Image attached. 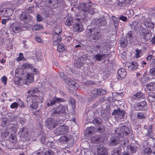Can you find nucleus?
Masks as SVG:
<instances>
[{"label":"nucleus","mask_w":155,"mask_h":155,"mask_svg":"<svg viewBox=\"0 0 155 155\" xmlns=\"http://www.w3.org/2000/svg\"><path fill=\"white\" fill-rule=\"evenodd\" d=\"M78 8L81 10L80 12L78 13V18L74 19L71 16V14H68L66 16V21L65 25L68 26L71 25L74 23L75 20H78L79 21L83 20L86 17V12L91 14H93L95 11V9L91 8V5L88 3L84 2L81 3L78 6Z\"/></svg>","instance_id":"nucleus-1"},{"label":"nucleus","mask_w":155,"mask_h":155,"mask_svg":"<svg viewBox=\"0 0 155 155\" xmlns=\"http://www.w3.org/2000/svg\"><path fill=\"white\" fill-rule=\"evenodd\" d=\"M34 74L32 73H28L27 77L26 79L24 80L21 78L16 76L14 79V82L15 84L18 85H22L24 84L27 85H29L30 83L34 81Z\"/></svg>","instance_id":"nucleus-2"},{"label":"nucleus","mask_w":155,"mask_h":155,"mask_svg":"<svg viewBox=\"0 0 155 155\" xmlns=\"http://www.w3.org/2000/svg\"><path fill=\"white\" fill-rule=\"evenodd\" d=\"M88 30L89 38L91 40L93 41V42H96L102 38V34L97 28H92L89 29Z\"/></svg>","instance_id":"nucleus-3"},{"label":"nucleus","mask_w":155,"mask_h":155,"mask_svg":"<svg viewBox=\"0 0 155 155\" xmlns=\"http://www.w3.org/2000/svg\"><path fill=\"white\" fill-rule=\"evenodd\" d=\"M130 132L129 128L123 125L120 127L116 128L114 131V134L118 137H124V136H128Z\"/></svg>","instance_id":"nucleus-4"},{"label":"nucleus","mask_w":155,"mask_h":155,"mask_svg":"<svg viewBox=\"0 0 155 155\" xmlns=\"http://www.w3.org/2000/svg\"><path fill=\"white\" fill-rule=\"evenodd\" d=\"M66 114L65 107L61 105H59L58 107L51 110V115L53 117H58L65 115Z\"/></svg>","instance_id":"nucleus-5"},{"label":"nucleus","mask_w":155,"mask_h":155,"mask_svg":"<svg viewBox=\"0 0 155 155\" xmlns=\"http://www.w3.org/2000/svg\"><path fill=\"white\" fill-rule=\"evenodd\" d=\"M91 92L92 95L88 97V100L90 101L94 100L98 95H104L107 93L106 90L101 88H95L91 90Z\"/></svg>","instance_id":"nucleus-6"},{"label":"nucleus","mask_w":155,"mask_h":155,"mask_svg":"<svg viewBox=\"0 0 155 155\" xmlns=\"http://www.w3.org/2000/svg\"><path fill=\"white\" fill-rule=\"evenodd\" d=\"M47 101V105L49 107L52 106L56 103H59L61 102H65L66 101L63 98H58L54 96L52 98L50 97Z\"/></svg>","instance_id":"nucleus-7"},{"label":"nucleus","mask_w":155,"mask_h":155,"mask_svg":"<svg viewBox=\"0 0 155 155\" xmlns=\"http://www.w3.org/2000/svg\"><path fill=\"white\" fill-rule=\"evenodd\" d=\"M59 141L61 143L65 142L71 144L74 143V139L72 135L68 134L66 136H61L59 139Z\"/></svg>","instance_id":"nucleus-8"},{"label":"nucleus","mask_w":155,"mask_h":155,"mask_svg":"<svg viewBox=\"0 0 155 155\" xmlns=\"http://www.w3.org/2000/svg\"><path fill=\"white\" fill-rule=\"evenodd\" d=\"M68 127L64 125H60L55 130V134L60 135L67 133L68 131Z\"/></svg>","instance_id":"nucleus-9"},{"label":"nucleus","mask_w":155,"mask_h":155,"mask_svg":"<svg viewBox=\"0 0 155 155\" xmlns=\"http://www.w3.org/2000/svg\"><path fill=\"white\" fill-rule=\"evenodd\" d=\"M45 125L49 129H53L58 125V124L55 120L52 118H50L46 120Z\"/></svg>","instance_id":"nucleus-10"},{"label":"nucleus","mask_w":155,"mask_h":155,"mask_svg":"<svg viewBox=\"0 0 155 155\" xmlns=\"http://www.w3.org/2000/svg\"><path fill=\"white\" fill-rule=\"evenodd\" d=\"M125 114L124 110H123L120 108L117 109H115L112 113V115H115V117L120 119L123 118Z\"/></svg>","instance_id":"nucleus-11"},{"label":"nucleus","mask_w":155,"mask_h":155,"mask_svg":"<svg viewBox=\"0 0 155 155\" xmlns=\"http://www.w3.org/2000/svg\"><path fill=\"white\" fill-rule=\"evenodd\" d=\"M20 19L21 21L26 23L30 21L32 19V17L30 16L28 12H24L21 14Z\"/></svg>","instance_id":"nucleus-12"},{"label":"nucleus","mask_w":155,"mask_h":155,"mask_svg":"<svg viewBox=\"0 0 155 155\" xmlns=\"http://www.w3.org/2000/svg\"><path fill=\"white\" fill-rule=\"evenodd\" d=\"M95 25L100 28H102L106 26L107 22L104 18L100 19H95L94 20Z\"/></svg>","instance_id":"nucleus-13"},{"label":"nucleus","mask_w":155,"mask_h":155,"mask_svg":"<svg viewBox=\"0 0 155 155\" xmlns=\"http://www.w3.org/2000/svg\"><path fill=\"white\" fill-rule=\"evenodd\" d=\"M136 109L138 110H147V104L146 102L143 101L142 102L138 103L135 107Z\"/></svg>","instance_id":"nucleus-14"},{"label":"nucleus","mask_w":155,"mask_h":155,"mask_svg":"<svg viewBox=\"0 0 155 155\" xmlns=\"http://www.w3.org/2000/svg\"><path fill=\"white\" fill-rule=\"evenodd\" d=\"M117 79L121 80L125 77L127 73L124 69L121 68L117 71Z\"/></svg>","instance_id":"nucleus-15"},{"label":"nucleus","mask_w":155,"mask_h":155,"mask_svg":"<svg viewBox=\"0 0 155 155\" xmlns=\"http://www.w3.org/2000/svg\"><path fill=\"white\" fill-rule=\"evenodd\" d=\"M142 24L144 25L150 32H151V31H153L154 27V23L151 22L149 21H146L143 22Z\"/></svg>","instance_id":"nucleus-16"},{"label":"nucleus","mask_w":155,"mask_h":155,"mask_svg":"<svg viewBox=\"0 0 155 155\" xmlns=\"http://www.w3.org/2000/svg\"><path fill=\"white\" fill-rule=\"evenodd\" d=\"M91 140L92 142L94 143H101L103 141V138L100 135H94L91 137Z\"/></svg>","instance_id":"nucleus-17"},{"label":"nucleus","mask_w":155,"mask_h":155,"mask_svg":"<svg viewBox=\"0 0 155 155\" xmlns=\"http://www.w3.org/2000/svg\"><path fill=\"white\" fill-rule=\"evenodd\" d=\"M73 28L76 32H81L84 30L82 24L80 22L75 23L73 25Z\"/></svg>","instance_id":"nucleus-18"},{"label":"nucleus","mask_w":155,"mask_h":155,"mask_svg":"<svg viewBox=\"0 0 155 155\" xmlns=\"http://www.w3.org/2000/svg\"><path fill=\"white\" fill-rule=\"evenodd\" d=\"M97 149L98 155H108V149L106 147L98 146Z\"/></svg>","instance_id":"nucleus-19"},{"label":"nucleus","mask_w":155,"mask_h":155,"mask_svg":"<svg viewBox=\"0 0 155 155\" xmlns=\"http://www.w3.org/2000/svg\"><path fill=\"white\" fill-rule=\"evenodd\" d=\"M19 132L21 134V136L23 138H25L28 137V136L29 130L26 127H23L20 128Z\"/></svg>","instance_id":"nucleus-20"},{"label":"nucleus","mask_w":155,"mask_h":155,"mask_svg":"<svg viewBox=\"0 0 155 155\" xmlns=\"http://www.w3.org/2000/svg\"><path fill=\"white\" fill-rule=\"evenodd\" d=\"M126 66L128 68L129 70H135L137 69L138 66L137 63L135 61H132L126 64Z\"/></svg>","instance_id":"nucleus-21"},{"label":"nucleus","mask_w":155,"mask_h":155,"mask_svg":"<svg viewBox=\"0 0 155 155\" xmlns=\"http://www.w3.org/2000/svg\"><path fill=\"white\" fill-rule=\"evenodd\" d=\"M66 83L71 87L74 89H77L79 87L78 84L75 83L74 81L70 79H68L66 81Z\"/></svg>","instance_id":"nucleus-22"},{"label":"nucleus","mask_w":155,"mask_h":155,"mask_svg":"<svg viewBox=\"0 0 155 155\" xmlns=\"http://www.w3.org/2000/svg\"><path fill=\"white\" fill-rule=\"evenodd\" d=\"M120 142V140L117 137H113L109 141V144L110 146L117 145Z\"/></svg>","instance_id":"nucleus-23"},{"label":"nucleus","mask_w":155,"mask_h":155,"mask_svg":"<svg viewBox=\"0 0 155 155\" xmlns=\"http://www.w3.org/2000/svg\"><path fill=\"white\" fill-rule=\"evenodd\" d=\"M56 152H58L57 150L51 149L44 153L41 152V153H40V152H39L37 153V154H41V155H54Z\"/></svg>","instance_id":"nucleus-24"},{"label":"nucleus","mask_w":155,"mask_h":155,"mask_svg":"<svg viewBox=\"0 0 155 155\" xmlns=\"http://www.w3.org/2000/svg\"><path fill=\"white\" fill-rule=\"evenodd\" d=\"M53 45H56L60 42L61 40V35H54L53 36Z\"/></svg>","instance_id":"nucleus-25"},{"label":"nucleus","mask_w":155,"mask_h":155,"mask_svg":"<svg viewBox=\"0 0 155 155\" xmlns=\"http://www.w3.org/2000/svg\"><path fill=\"white\" fill-rule=\"evenodd\" d=\"M131 28L134 30L135 31H138L139 28L142 27L141 25L138 24V21L136 20L133 22L131 25Z\"/></svg>","instance_id":"nucleus-26"},{"label":"nucleus","mask_w":155,"mask_h":155,"mask_svg":"<svg viewBox=\"0 0 155 155\" xmlns=\"http://www.w3.org/2000/svg\"><path fill=\"white\" fill-rule=\"evenodd\" d=\"M48 139H51V141H49V140H47L46 143V145L47 147H50L53 149H55V146H54V143L53 142V138L52 137H49Z\"/></svg>","instance_id":"nucleus-27"},{"label":"nucleus","mask_w":155,"mask_h":155,"mask_svg":"<svg viewBox=\"0 0 155 155\" xmlns=\"http://www.w3.org/2000/svg\"><path fill=\"white\" fill-rule=\"evenodd\" d=\"M146 88L149 91L155 90V82H151L147 83L146 85Z\"/></svg>","instance_id":"nucleus-28"},{"label":"nucleus","mask_w":155,"mask_h":155,"mask_svg":"<svg viewBox=\"0 0 155 155\" xmlns=\"http://www.w3.org/2000/svg\"><path fill=\"white\" fill-rule=\"evenodd\" d=\"M151 32H143L141 34L143 39L146 41L149 40L152 37Z\"/></svg>","instance_id":"nucleus-29"},{"label":"nucleus","mask_w":155,"mask_h":155,"mask_svg":"<svg viewBox=\"0 0 155 155\" xmlns=\"http://www.w3.org/2000/svg\"><path fill=\"white\" fill-rule=\"evenodd\" d=\"M95 128L94 127L92 126L88 127L84 130V134H86L92 135L95 131Z\"/></svg>","instance_id":"nucleus-30"},{"label":"nucleus","mask_w":155,"mask_h":155,"mask_svg":"<svg viewBox=\"0 0 155 155\" xmlns=\"http://www.w3.org/2000/svg\"><path fill=\"white\" fill-rule=\"evenodd\" d=\"M147 112L146 111L140 112L137 114V117L139 119H144L147 115Z\"/></svg>","instance_id":"nucleus-31"},{"label":"nucleus","mask_w":155,"mask_h":155,"mask_svg":"<svg viewBox=\"0 0 155 155\" xmlns=\"http://www.w3.org/2000/svg\"><path fill=\"white\" fill-rule=\"evenodd\" d=\"M148 100L151 102H155V92H151L149 93L147 96Z\"/></svg>","instance_id":"nucleus-32"},{"label":"nucleus","mask_w":155,"mask_h":155,"mask_svg":"<svg viewBox=\"0 0 155 155\" xmlns=\"http://www.w3.org/2000/svg\"><path fill=\"white\" fill-rule=\"evenodd\" d=\"M133 98L136 100H140L144 98V95L141 92H137L134 94L132 97Z\"/></svg>","instance_id":"nucleus-33"},{"label":"nucleus","mask_w":155,"mask_h":155,"mask_svg":"<svg viewBox=\"0 0 155 155\" xmlns=\"http://www.w3.org/2000/svg\"><path fill=\"white\" fill-rule=\"evenodd\" d=\"M12 30L14 33H17L21 30V26L18 24H14L12 28Z\"/></svg>","instance_id":"nucleus-34"},{"label":"nucleus","mask_w":155,"mask_h":155,"mask_svg":"<svg viewBox=\"0 0 155 155\" xmlns=\"http://www.w3.org/2000/svg\"><path fill=\"white\" fill-rule=\"evenodd\" d=\"M136 147L135 146H132L130 145L127 147V149L129 153H134L136 152Z\"/></svg>","instance_id":"nucleus-35"},{"label":"nucleus","mask_w":155,"mask_h":155,"mask_svg":"<svg viewBox=\"0 0 155 155\" xmlns=\"http://www.w3.org/2000/svg\"><path fill=\"white\" fill-rule=\"evenodd\" d=\"M92 122L95 126L98 125L102 123V121L100 118L95 117L93 120Z\"/></svg>","instance_id":"nucleus-36"},{"label":"nucleus","mask_w":155,"mask_h":155,"mask_svg":"<svg viewBox=\"0 0 155 155\" xmlns=\"http://www.w3.org/2000/svg\"><path fill=\"white\" fill-rule=\"evenodd\" d=\"M106 57V55L104 54H97L94 56L95 58L98 61H100L102 59L105 58Z\"/></svg>","instance_id":"nucleus-37"},{"label":"nucleus","mask_w":155,"mask_h":155,"mask_svg":"<svg viewBox=\"0 0 155 155\" xmlns=\"http://www.w3.org/2000/svg\"><path fill=\"white\" fill-rule=\"evenodd\" d=\"M106 43H104L103 41L101 40V45H97L95 46V50L97 51H100V52L101 51V47H104L106 45Z\"/></svg>","instance_id":"nucleus-38"},{"label":"nucleus","mask_w":155,"mask_h":155,"mask_svg":"<svg viewBox=\"0 0 155 155\" xmlns=\"http://www.w3.org/2000/svg\"><path fill=\"white\" fill-rule=\"evenodd\" d=\"M121 153L120 148H114L111 152L112 155H120Z\"/></svg>","instance_id":"nucleus-39"},{"label":"nucleus","mask_w":155,"mask_h":155,"mask_svg":"<svg viewBox=\"0 0 155 155\" xmlns=\"http://www.w3.org/2000/svg\"><path fill=\"white\" fill-rule=\"evenodd\" d=\"M31 102L32 104H30V107L33 109H36L38 106V104L37 101H35L34 99H32Z\"/></svg>","instance_id":"nucleus-40"},{"label":"nucleus","mask_w":155,"mask_h":155,"mask_svg":"<svg viewBox=\"0 0 155 155\" xmlns=\"http://www.w3.org/2000/svg\"><path fill=\"white\" fill-rule=\"evenodd\" d=\"M127 39L124 38H121L120 40L121 47H124L126 46L128 44Z\"/></svg>","instance_id":"nucleus-41"},{"label":"nucleus","mask_w":155,"mask_h":155,"mask_svg":"<svg viewBox=\"0 0 155 155\" xmlns=\"http://www.w3.org/2000/svg\"><path fill=\"white\" fill-rule=\"evenodd\" d=\"M39 91V89L38 87H35L31 88L30 90L28 91L27 93L31 95L33 94H35L37 93Z\"/></svg>","instance_id":"nucleus-42"},{"label":"nucleus","mask_w":155,"mask_h":155,"mask_svg":"<svg viewBox=\"0 0 155 155\" xmlns=\"http://www.w3.org/2000/svg\"><path fill=\"white\" fill-rule=\"evenodd\" d=\"M32 66L31 64L26 63L23 64L22 66V67L23 68L31 69L34 72L36 69L35 68H32Z\"/></svg>","instance_id":"nucleus-43"},{"label":"nucleus","mask_w":155,"mask_h":155,"mask_svg":"<svg viewBox=\"0 0 155 155\" xmlns=\"http://www.w3.org/2000/svg\"><path fill=\"white\" fill-rule=\"evenodd\" d=\"M126 39L127 40H129L130 41H131L133 40L134 38V36H133L132 32L130 31H129L126 34Z\"/></svg>","instance_id":"nucleus-44"},{"label":"nucleus","mask_w":155,"mask_h":155,"mask_svg":"<svg viewBox=\"0 0 155 155\" xmlns=\"http://www.w3.org/2000/svg\"><path fill=\"white\" fill-rule=\"evenodd\" d=\"M151 152L150 149L149 148H146L143 151L142 154L143 155H150Z\"/></svg>","instance_id":"nucleus-45"},{"label":"nucleus","mask_w":155,"mask_h":155,"mask_svg":"<svg viewBox=\"0 0 155 155\" xmlns=\"http://www.w3.org/2000/svg\"><path fill=\"white\" fill-rule=\"evenodd\" d=\"M6 8V14H5V15H7V17L11 16L13 12V9L11 8Z\"/></svg>","instance_id":"nucleus-46"},{"label":"nucleus","mask_w":155,"mask_h":155,"mask_svg":"<svg viewBox=\"0 0 155 155\" xmlns=\"http://www.w3.org/2000/svg\"><path fill=\"white\" fill-rule=\"evenodd\" d=\"M146 136L152 139H154V137L152 134V130L151 128L148 130L146 134Z\"/></svg>","instance_id":"nucleus-47"},{"label":"nucleus","mask_w":155,"mask_h":155,"mask_svg":"<svg viewBox=\"0 0 155 155\" xmlns=\"http://www.w3.org/2000/svg\"><path fill=\"white\" fill-rule=\"evenodd\" d=\"M112 18L115 27L116 28V27L118 26L119 20L114 16H112Z\"/></svg>","instance_id":"nucleus-48"},{"label":"nucleus","mask_w":155,"mask_h":155,"mask_svg":"<svg viewBox=\"0 0 155 155\" xmlns=\"http://www.w3.org/2000/svg\"><path fill=\"white\" fill-rule=\"evenodd\" d=\"M15 138V136L11 134L8 140L10 142L12 143L13 144H15L16 143Z\"/></svg>","instance_id":"nucleus-49"},{"label":"nucleus","mask_w":155,"mask_h":155,"mask_svg":"<svg viewBox=\"0 0 155 155\" xmlns=\"http://www.w3.org/2000/svg\"><path fill=\"white\" fill-rule=\"evenodd\" d=\"M60 76L61 79L64 81L66 83L67 80L68 79H70L69 78H67V76L62 72H60Z\"/></svg>","instance_id":"nucleus-50"},{"label":"nucleus","mask_w":155,"mask_h":155,"mask_svg":"<svg viewBox=\"0 0 155 155\" xmlns=\"http://www.w3.org/2000/svg\"><path fill=\"white\" fill-rule=\"evenodd\" d=\"M64 46L62 44H59L58 46L57 50L60 52H62L65 50Z\"/></svg>","instance_id":"nucleus-51"},{"label":"nucleus","mask_w":155,"mask_h":155,"mask_svg":"<svg viewBox=\"0 0 155 155\" xmlns=\"http://www.w3.org/2000/svg\"><path fill=\"white\" fill-rule=\"evenodd\" d=\"M69 103L71 105L72 107H74L76 105V103L74 100L71 97H70L68 101Z\"/></svg>","instance_id":"nucleus-52"},{"label":"nucleus","mask_w":155,"mask_h":155,"mask_svg":"<svg viewBox=\"0 0 155 155\" xmlns=\"http://www.w3.org/2000/svg\"><path fill=\"white\" fill-rule=\"evenodd\" d=\"M26 59L24 57L23 54L21 53H20L19 54V56L17 58V60L18 61L21 60L25 61Z\"/></svg>","instance_id":"nucleus-53"},{"label":"nucleus","mask_w":155,"mask_h":155,"mask_svg":"<svg viewBox=\"0 0 155 155\" xmlns=\"http://www.w3.org/2000/svg\"><path fill=\"white\" fill-rule=\"evenodd\" d=\"M6 8H2V12L1 13V16L2 17H7V15H5V14H6Z\"/></svg>","instance_id":"nucleus-54"},{"label":"nucleus","mask_w":155,"mask_h":155,"mask_svg":"<svg viewBox=\"0 0 155 155\" xmlns=\"http://www.w3.org/2000/svg\"><path fill=\"white\" fill-rule=\"evenodd\" d=\"M62 31V30L60 28H58L55 30V34L58 35H61L60 34Z\"/></svg>","instance_id":"nucleus-55"},{"label":"nucleus","mask_w":155,"mask_h":155,"mask_svg":"<svg viewBox=\"0 0 155 155\" xmlns=\"http://www.w3.org/2000/svg\"><path fill=\"white\" fill-rule=\"evenodd\" d=\"M149 73L151 75L155 76V67H152L149 71Z\"/></svg>","instance_id":"nucleus-56"},{"label":"nucleus","mask_w":155,"mask_h":155,"mask_svg":"<svg viewBox=\"0 0 155 155\" xmlns=\"http://www.w3.org/2000/svg\"><path fill=\"white\" fill-rule=\"evenodd\" d=\"M88 58V57L85 54H83L80 57V59L81 61H85Z\"/></svg>","instance_id":"nucleus-57"},{"label":"nucleus","mask_w":155,"mask_h":155,"mask_svg":"<svg viewBox=\"0 0 155 155\" xmlns=\"http://www.w3.org/2000/svg\"><path fill=\"white\" fill-rule=\"evenodd\" d=\"M96 130L98 132L103 133L105 130V128L104 127L102 126L98 128Z\"/></svg>","instance_id":"nucleus-58"},{"label":"nucleus","mask_w":155,"mask_h":155,"mask_svg":"<svg viewBox=\"0 0 155 155\" xmlns=\"http://www.w3.org/2000/svg\"><path fill=\"white\" fill-rule=\"evenodd\" d=\"M42 28V27L40 25H37L34 26L33 28V29L35 30H39Z\"/></svg>","instance_id":"nucleus-59"},{"label":"nucleus","mask_w":155,"mask_h":155,"mask_svg":"<svg viewBox=\"0 0 155 155\" xmlns=\"http://www.w3.org/2000/svg\"><path fill=\"white\" fill-rule=\"evenodd\" d=\"M36 58L38 61H41L42 59V56L40 53H37L36 54Z\"/></svg>","instance_id":"nucleus-60"},{"label":"nucleus","mask_w":155,"mask_h":155,"mask_svg":"<svg viewBox=\"0 0 155 155\" xmlns=\"http://www.w3.org/2000/svg\"><path fill=\"white\" fill-rule=\"evenodd\" d=\"M46 137L45 134H44L41 136V141L42 143H44L46 142Z\"/></svg>","instance_id":"nucleus-61"},{"label":"nucleus","mask_w":155,"mask_h":155,"mask_svg":"<svg viewBox=\"0 0 155 155\" xmlns=\"http://www.w3.org/2000/svg\"><path fill=\"white\" fill-rule=\"evenodd\" d=\"M18 104L17 102H15L12 103L10 105V107L12 109L18 107Z\"/></svg>","instance_id":"nucleus-62"},{"label":"nucleus","mask_w":155,"mask_h":155,"mask_svg":"<svg viewBox=\"0 0 155 155\" xmlns=\"http://www.w3.org/2000/svg\"><path fill=\"white\" fill-rule=\"evenodd\" d=\"M135 52H136V57L137 58H139L140 57V54L142 52V51L140 50H139L137 49L135 50Z\"/></svg>","instance_id":"nucleus-63"},{"label":"nucleus","mask_w":155,"mask_h":155,"mask_svg":"<svg viewBox=\"0 0 155 155\" xmlns=\"http://www.w3.org/2000/svg\"><path fill=\"white\" fill-rule=\"evenodd\" d=\"M7 77L5 76H3L1 78V81L2 82H3L4 84H5V85L7 83Z\"/></svg>","instance_id":"nucleus-64"}]
</instances>
